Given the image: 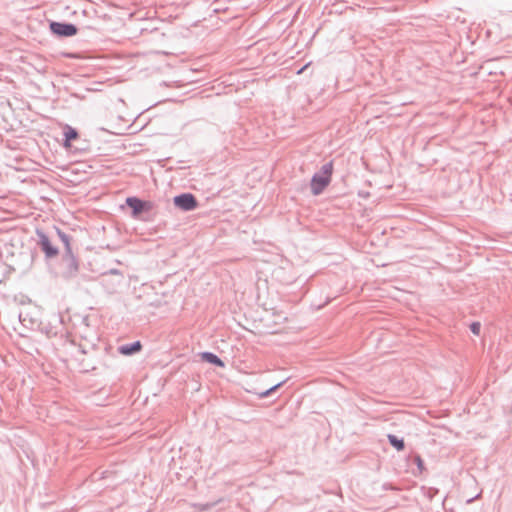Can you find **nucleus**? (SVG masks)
<instances>
[{
    "label": "nucleus",
    "instance_id": "nucleus-22",
    "mask_svg": "<svg viewBox=\"0 0 512 512\" xmlns=\"http://www.w3.org/2000/svg\"><path fill=\"white\" fill-rule=\"evenodd\" d=\"M474 500V498L469 499L467 502L471 503Z\"/></svg>",
    "mask_w": 512,
    "mask_h": 512
},
{
    "label": "nucleus",
    "instance_id": "nucleus-14",
    "mask_svg": "<svg viewBox=\"0 0 512 512\" xmlns=\"http://www.w3.org/2000/svg\"><path fill=\"white\" fill-rule=\"evenodd\" d=\"M423 493L424 496L427 497L429 500H433L434 497L439 493V489L435 487H423Z\"/></svg>",
    "mask_w": 512,
    "mask_h": 512
},
{
    "label": "nucleus",
    "instance_id": "nucleus-17",
    "mask_svg": "<svg viewBox=\"0 0 512 512\" xmlns=\"http://www.w3.org/2000/svg\"><path fill=\"white\" fill-rule=\"evenodd\" d=\"M270 395H271V394H270V392H269L267 389H266V390H264V391H262V392H260V393H258V396H259V398H261V399H263V398H267V397H269Z\"/></svg>",
    "mask_w": 512,
    "mask_h": 512
},
{
    "label": "nucleus",
    "instance_id": "nucleus-1",
    "mask_svg": "<svg viewBox=\"0 0 512 512\" xmlns=\"http://www.w3.org/2000/svg\"><path fill=\"white\" fill-rule=\"evenodd\" d=\"M59 268V272L51 271L55 277H61L68 281L74 279L78 275L80 264L79 259L74 254L73 250L63 252Z\"/></svg>",
    "mask_w": 512,
    "mask_h": 512
},
{
    "label": "nucleus",
    "instance_id": "nucleus-5",
    "mask_svg": "<svg viewBox=\"0 0 512 512\" xmlns=\"http://www.w3.org/2000/svg\"><path fill=\"white\" fill-rule=\"evenodd\" d=\"M49 30L57 38H68L75 36L78 27L70 22L49 21Z\"/></svg>",
    "mask_w": 512,
    "mask_h": 512
},
{
    "label": "nucleus",
    "instance_id": "nucleus-6",
    "mask_svg": "<svg viewBox=\"0 0 512 512\" xmlns=\"http://www.w3.org/2000/svg\"><path fill=\"white\" fill-rule=\"evenodd\" d=\"M174 206L183 211L190 212L199 206L196 196L190 192L180 193L173 197Z\"/></svg>",
    "mask_w": 512,
    "mask_h": 512
},
{
    "label": "nucleus",
    "instance_id": "nucleus-21",
    "mask_svg": "<svg viewBox=\"0 0 512 512\" xmlns=\"http://www.w3.org/2000/svg\"><path fill=\"white\" fill-rule=\"evenodd\" d=\"M445 500H447V496H445V497H444V499H443V502H442V505H443V506H444V504H445Z\"/></svg>",
    "mask_w": 512,
    "mask_h": 512
},
{
    "label": "nucleus",
    "instance_id": "nucleus-19",
    "mask_svg": "<svg viewBox=\"0 0 512 512\" xmlns=\"http://www.w3.org/2000/svg\"><path fill=\"white\" fill-rule=\"evenodd\" d=\"M383 489H384V490H389V489H390V490H394V487L392 486V484L385 483V484L383 485Z\"/></svg>",
    "mask_w": 512,
    "mask_h": 512
},
{
    "label": "nucleus",
    "instance_id": "nucleus-7",
    "mask_svg": "<svg viewBox=\"0 0 512 512\" xmlns=\"http://www.w3.org/2000/svg\"><path fill=\"white\" fill-rule=\"evenodd\" d=\"M78 138H79V132L77 131V129L68 124H64L62 146L66 150H71L72 141H75Z\"/></svg>",
    "mask_w": 512,
    "mask_h": 512
},
{
    "label": "nucleus",
    "instance_id": "nucleus-9",
    "mask_svg": "<svg viewBox=\"0 0 512 512\" xmlns=\"http://www.w3.org/2000/svg\"><path fill=\"white\" fill-rule=\"evenodd\" d=\"M199 357H200L201 361L206 362L211 365H214L215 367H219V368L225 367L224 361L213 352L203 351V352L199 353Z\"/></svg>",
    "mask_w": 512,
    "mask_h": 512
},
{
    "label": "nucleus",
    "instance_id": "nucleus-4",
    "mask_svg": "<svg viewBox=\"0 0 512 512\" xmlns=\"http://www.w3.org/2000/svg\"><path fill=\"white\" fill-rule=\"evenodd\" d=\"M126 205L131 209V217L140 218L144 213L150 212L154 204L151 201L143 200L137 196H129L125 200Z\"/></svg>",
    "mask_w": 512,
    "mask_h": 512
},
{
    "label": "nucleus",
    "instance_id": "nucleus-11",
    "mask_svg": "<svg viewBox=\"0 0 512 512\" xmlns=\"http://www.w3.org/2000/svg\"><path fill=\"white\" fill-rule=\"evenodd\" d=\"M387 439L389 444L397 451H403L405 449V442L402 437H398L394 434H388Z\"/></svg>",
    "mask_w": 512,
    "mask_h": 512
},
{
    "label": "nucleus",
    "instance_id": "nucleus-8",
    "mask_svg": "<svg viewBox=\"0 0 512 512\" xmlns=\"http://www.w3.org/2000/svg\"><path fill=\"white\" fill-rule=\"evenodd\" d=\"M142 350V343L136 340L131 343H126L118 347V352L124 356H132L139 353Z\"/></svg>",
    "mask_w": 512,
    "mask_h": 512
},
{
    "label": "nucleus",
    "instance_id": "nucleus-15",
    "mask_svg": "<svg viewBox=\"0 0 512 512\" xmlns=\"http://www.w3.org/2000/svg\"><path fill=\"white\" fill-rule=\"evenodd\" d=\"M470 331L474 334V335H479L480 334V331H481V323L478 322V321H474L470 324Z\"/></svg>",
    "mask_w": 512,
    "mask_h": 512
},
{
    "label": "nucleus",
    "instance_id": "nucleus-3",
    "mask_svg": "<svg viewBox=\"0 0 512 512\" xmlns=\"http://www.w3.org/2000/svg\"><path fill=\"white\" fill-rule=\"evenodd\" d=\"M35 234L37 237L36 245L40 251L43 252L45 261L48 262L51 259L56 258L59 255L60 250L48 233L43 229L37 228Z\"/></svg>",
    "mask_w": 512,
    "mask_h": 512
},
{
    "label": "nucleus",
    "instance_id": "nucleus-13",
    "mask_svg": "<svg viewBox=\"0 0 512 512\" xmlns=\"http://www.w3.org/2000/svg\"><path fill=\"white\" fill-rule=\"evenodd\" d=\"M79 366L81 367L83 372H89L96 369V365L94 362H90L85 359L79 360Z\"/></svg>",
    "mask_w": 512,
    "mask_h": 512
},
{
    "label": "nucleus",
    "instance_id": "nucleus-12",
    "mask_svg": "<svg viewBox=\"0 0 512 512\" xmlns=\"http://www.w3.org/2000/svg\"><path fill=\"white\" fill-rule=\"evenodd\" d=\"M413 463H415V464H416V466H417V470H418V473L413 472V474H414L415 476H417L418 474H422V473L425 471V469H426V468H425V463H424V460L421 458V456H420V455H418V454L414 455V457H413Z\"/></svg>",
    "mask_w": 512,
    "mask_h": 512
},
{
    "label": "nucleus",
    "instance_id": "nucleus-18",
    "mask_svg": "<svg viewBox=\"0 0 512 512\" xmlns=\"http://www.w3.org/2000/svg\"><path fill=\"white\" fill-rule=\"evenodd\" d=\"M78 351L81 355H86L89 353V350H87L84 346L82 345H79L78 346Z\"/></svg>",
    "mask_w": 512,
    "mask_h": 512
},
{
    "label": "nucleus",
    "instance_id": "nucleus-10",
    "mask_svg": "<svg viewBox=\"0 0 512 512\" xmlns=\"http://www.w3.org/2000/svg\"><path fill=\"white\" fill-rule=\"evenodd\" d=\"M55 232H56L59 240L62 242V244L64 246V251H71V250H73L71 235L65 233L64 231H62L61 229H59L57 227H55Z\"/></svg>",
    "mask_w": 512,
    "mask_h": 512
},
{
    "label": "nucleus",
    "instance_id": "nucleus-20",
    "mask_svg": "<svg viewBox=\"0 0 512 512\" xmlns=\"http://www.w3.org/2000/svg\"><path fill=\"white\" fill-rule=\"evenodd\" d=\"M110 272H111L112 274H117V273H118V270H117V269H112Z\"/></svg>",
    "mask_w": 512,
    "mask_h": 512
},
{
    "label": "nucleus",
    "instance_id": "nucleus-16",
    "mask_svg": "<svg viewBox=\"0 0 512 512\" xmlns=\"http://www.w3.org/2000/svg\"><path fill=\"white\" fill-rule=\"evenodd\" d=\"M287 381V379L285 380H282L280 382H278L277 384L273 385L272 387H270L269 389H267L270 394L272 395L274 392H276L280 387H282L284 385V383Z\"/></svg>",
    "mask_w": 512,
    "mask_h": 512
},
{
    "label": "nucleus",
    "instance_id": "nucleus-2",
    "mask_svg": "<svg viewBox=\"0 0 512 512\" xmlns=\"http://www.w3.org/2000/svg\"><path fill=\"white\" fill-rule=\"evenodd\" d=\"M333 174V162L325 163L321 169L314 173L310 181L311 193L318 196L323 193L330 184Z\"/></svg>",
    "mask_w": 512,
    "mask_h": 512
}]
</instances>
